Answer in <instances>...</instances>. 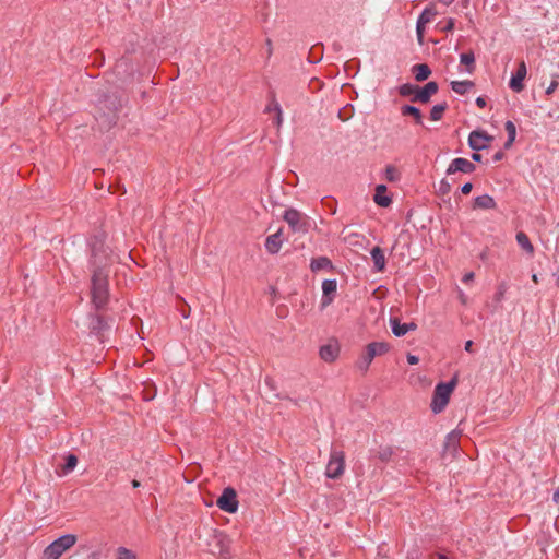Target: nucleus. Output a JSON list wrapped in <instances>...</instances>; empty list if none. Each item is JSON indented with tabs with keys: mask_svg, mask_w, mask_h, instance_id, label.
Segmentation results:
<instances>
[{
	"mask_svg": "<svg viewBox=\"0 0 559 559\" xmlns=\"http://www.w3.org/2000/svg\"><path fill=\"white\" fill-rule=\"evenodd\" d=\"M91 328H92L93 331L100 332L102 330H104L106 328V323H105L103 318L95 317V318L92 319Z\"/></svg>",
	"mask_w": 559,
	"mask_h": 559,
	"instance_id": "obj_35",
	"label": "nucleus"
},
{
	"mask_svg": "<svg viewBox=\"0 0 559 559\" xmlns=\"http://www.w3.org/2000/svg\"><path fill=\"white\" fill-rule=\"evenodd\" d=\"M504 129H506V131L508 133V140H507V142L504 144V147L509 148L513 144V142L515 140L516 127H515V124L512 121L508 120L506 122V124H504Z\"/></svg>",
	"mask_w": 559,
	"mask_h": 559,
	"instance_id": "obj_25",
	"label": "nucleus"
},
{
	"mask_svg": "<svg viewBox=\"0 0 559 559\" xmlns=\"http://www.w3.org/2000/svg\"><path fill=\"white\" fill-rule=\"evenodd\" d=\"M460 62L467 67V73H473L475 69V56L472 51L462 53L460 56Z\"/></svg>",
	"mask_w": 559,
	"mask_h": 559,
	"instance_id": "obj_24",
	"label": "nucleus"
},
{
	"mask_svg": "<svg viewBox=\"0 0 559 559\" xmlns=\"http://www.w3.org/2000/svg\"><path fill=\"white\" fill-rule=\"evenodd\" d=\"M390 323L393 334L397 337L404 336L409 331H415L417 329L415 323H401L397 319H391Z\"/></svg>",
	"mask_w": 559,
	"mask_h": 559,
	"instance_id": "obj_16",
	"label": "nucleus"
},
{
	"mask_svg": "<svg viewBox=\"0 0 559 559\" xmlns=\"http://www.w3.org/2000/svg\"><path fill=\"white\" fill-rule=\"evenodd\" d=\"M413 72L415 75V79L419 82L425 81L430 75L431 71L429 67L425 63L415 64L413 67Z\"/></svg>",
	"mask_w": 559,
	"mask_h": 559,
	"instance_id": "obj_22",
	"label": "nucleus"
},
{
	"mask_svg": "<svg viewBox=\"0 0 559 559\" xmlns=\"http://www.w3.org/2000/svg\"><path fill=\"white\" fill-rule=\"evenodd\" d=\"M457 297L461 304L466 305L468 301L467 295L460 288H457Z\"/></svg>",
	"mask_w": 559,
	"mask_h": 559,
	"instance_id": "obj_39",
	"label": "nucleus"
},
{
	"mask_svg": "<svg viewBox=\"0 0 559 559\" xmlns=\"http://www.w3.org/2000/svg\"><path fill=\"white\" fill-rule=\"evenodd\" d=\"M385 179L388 181H391V182H396L400 180V173L399 170L392 166V165H389L386 166L385 168Z\"/></svg>",
	"mask_w": 559,
	"mask_h": 559,
	"instance_id": "obj_30",
	"label": "nucleus"
},
{
	"mask_svg": "<svg viewBox=\"0 0 559 559\" xmlns=\"http://www.w3.org/2000/svg\"><path fill=\"white\" fill-rule=\"evenodd\" d=\"M140 486H141L140 481H138V480H135V479H134V480H132V487H133V488H139Z\"/></svg>",
	"mask_w": 559,
	"mask_h": 559,
	"instance_id": "obj_51",
	"label": "nucleus"
},
{
	"mask_svg": "<svg viewBox=\"0 0 559 559\" xmlns=\"http://www.w3.org/2000/svg\"><path fill=\"white\" fill-rule=\"evenodd\" d=\"M503 153L502 152H497L493 156V162H499L503 158Z\"/></svg>",
	"mask_w": 559,
	"mask_h": 559,
	"instance_id": "obj_46",
	"label": "nucleus"
},
{
	"mask_svg": "<svg viewBox=\"0 0 559 559\" xmlns=\"http://www.w3.org/2000/svg\"><path fill=\"white\" fill-rule=\"evenodd\" d=\"M209 547L213 554L227 559L230 556L231 539L225 533L214 531L210 536Z\"/></svg>",
	"mask_w": 559,
	"mask_h": 559,
	"instance_id": "obj_5",
	"label": "nucleus"
},
{
	"mask_svg": "<svg viewBox=\"0 0 559 559\" xmlns=\"http://www.w3.org/2000/svg\"><path fill=\"white\" fill-rule=\"evenodd\" d=\"M439 194H448L451 191V183L447 179H442L438 185Z\"/></svg>",
	"mask_w": 559,
	"mask_h": 559,
	"instance_id": "obj_37",
	"label": "nucleus"
},
{
	"mask_svg": "<svg viewBox=\"0 0 559 559\" xmlns=\"http://www.w3.org/2000/svg\"><path fill=\"white\" fill-rule=\"evenodd\" d=\"M533 281L537 282V276L536 275H533Z\"/></svg>",
	"mask_w": 559,
	"mask_h": 559,
	"instance_id": "obj_54",
	"label": "nucleus"
},
{
	"mask_svg": "<svg viewBox=\"0 0 559 559\" xmlns=\"http://www.w3.org/2000/svg\"><path fill=\"white\" fill-rule=\"evenodd\" d=\"M508 290L507 283L502 282L497 286V290L495 293L493 299L497 302H501L504 299L506 293Z\"/></svg>",
	"mask_w": 559,
	"mask_h": 559,
	"instance_id": "obj_31",
	"label": "nucleus"
},
{
	"mask_svg": "<svg viewBox=\"0 0 559 559\" xmlns=\"http://www.w3.org/2000/svg\"><path fill=\"white\" fill-rule=\"evenodd\" d=\"M282 243V230H278L275 234L267 236L265 240V249L269 253L275 254L281 250Z\"/></svg>",
	"mask_w": 559,
	"mask_h": 559,
	"instance_id": "obj_17",
	"label": "nucleus"
},
{
	"mask_svg": "<svg viewBox=\"0 0 559 559\" xmlns=\"http://www.w3.org/2000/svg\"><path fill=\"white\" fill-rule=\"evenodd\" d=\"M526 75H527L526 64L524 61H521L519 63V67L515 71V73H513L510 79L509 87L515 93L522 92L524 90L523 81L525 80Z\"/></svg>",
	"mask_w": 559,
	"mask_h": 559,
	"instance_id": "obj_10",
	"label": "nucleus"
},
{
	"mask_svg": "<svg viewBox=\"0 0 559 559\" xmlns=\"http://www.w3.org/2000/svg\"><path fill=\"white\" fill-rule=\"evenodd\" d=\"M389 349L390 346L385 342H372L368 344L356 361L357 369L361 372H366L374 357L384 355Z\"/></svg>",
	"mask_w": 559,
	"mask_h": 559,
	"instance_id": "obj_3",
	"label": "nucleus"
},
{
	"mask_svg": "<svg viewBox=\"0 0 559 559\" xmlns=\"http://www.w3.org/2000/svg\"><path fill=\"white\" fill-rule=\"evenodd\" d=\"M558 87V81L556 79H552L549 86L546 88V94L551 95Z\"/></svg>",
	"mask_w": 559,
	"mask_h": 559,
	"instance_id": "obj_38",
	"label": "nucleus"
},
{
	"mask_svg": "<svg viewBox=\"0 0 559 559\" xmlns=\"http://www.w3.org/2000/svg\"><path fill=\"white\" fill-rule=\"evenodd\" d=\"M273 106H274V111L276 114L275 123L280 128L283 122V111H282L280 104L274 98H273Z\"/></svg>",
	"mask_w": 559,
	"mask_h": 559,
	"instance_id": "obj_36",
	"label": "nucleus"
},
{
	"mask_svg": "<svg viewBox=\"0 0 559 559\" xmlns=\"http://www.w3.org/2000/svg\"><path fill=\"white\" fill-rule=\"evenodd\" d=\"M76 464H78V457L74 454H69L66 457L64 465L62 466V473L64 475L71 473L75 468Z\"/></svg>",
	"mask_w": 559,
	"mask_h": 559,
	"instance_id": "obj_28",
	"label": "nucleus"
},
{
	"mask_svg": "<svg viewBox=\"0 0 559 559\" xmlns=\"http://www.w3.org/2000/svg\"><path fill=\"white\" fill-rule=\"evenodd\" d=\"M401 114L403 116H412L416 123L423 124V115L417 107L412 105H404L401 107Z\"/></svg>",
	"mask_w": 559,
	"mask_h": 559,
	"instance_id": "obj_20",
	"label": "nucleus"
},
{
	"mask_svg": "<svg viewBox=\"0 0 559 559\" xmlns=\"http://www.w3.org/2000/svg\"><path fill=\"white\" fill-rule=\"evenodd\" d=\"M476 105L480 108H484L486 106V100L484 97L479 96L476 98Z\"/></svg>",
	"mask_w": 559,
	"mask_h": 559,
	"instance_id": "obj_43",
	"label": "nucleus"
},
{
	"mask_svg": "<svg viewBox=\"0 0 559 559\" xmlns=\"http://www.w3.org/2000/svg\"><path fill=\"white\" fill-rule=\"evenodd\" d=\"M472 348H473V342H472V341H467V342L465 343L464 349H465L466 352H468V353H472V350H473Z\"/></svg>",
	"mask_w": 559,
	"mask_h": 559,
	"instance_id": "obj_45",
	"label": "nucleus"
},
{
	"mask_svg": "<svg viewBox=\"0 0 559 559\" xmlns=\"http://www.w3.org/2000/svg\"><path fill=\"white\" fill-rule=\"evenodd\" d=\"M283 218L289 225L293 231L304 234L308 231L309 222L307 216L296 209L286 210Z\"/></svg>",
	"mask_w": 559,
	"mask_h": 559,
	"instance_id": "obj_7",
	"label": "nucleus"
},
{
	"mask_svg": "<svg viewBox=\"0 0 559 559\" xmlns=\"http://www.w3.org/2000/svg\"><path fill=\"white\" fill-rule=\"evenodd\" d=\"M438 559H448L445 555L439 554Z\"/></svg>",
	"mask_w": 559,
	"mask_h": 559,
	"instance_id": "obj_52",
	"label": "nucleus"
},
{
	"mask_svg": "<svg viewBox=\"0 0 559 559\" xmlns=\"http://www.w3.org/2000/svg\"><path fill=\"white\" fill-rule=\"evenodd\" d=\"M431 14H432V13H431V11H429V10H425V11L420 14V16H419V19H418V21H417V34H418V36H420V35H421V24L429 22V21H430V17H431Z\"/></svg>",
	"mask_w": 559,
	"mask_h": 559,
	"instance_id": "obj_32",
	"label": "nucleus"
},
{
	"mask_svg": "<svg viewBox=\"0 0 559 559\" xmlns=\"http://www.w3.org/2000/svg\"><path fill=\"white\" fill-rule=\"evenodd\" d=\"M90 246L91 265L93 267L92 298L94 305L100 308L106 304L108 297L107 273L105 272V267L109 261V252L103 236H95Z\"/></svg>",
	"mask_w": 559,
	"mask_h": 559,
	"instance_id": "obj_1",
	"label": "nucleus"
},
{
	"mask_svg": "<svg viewBox=\"0 0 559 559\" xmlns=\"http://www.w3.org/2000/svg\"><path fill=\"white\" fill-rule=\"evenodd\" d=\"M453 27H454V20L449 19L444 28H445V31H451V29H453Z\"/></svg>",
	"mask_w": 559,
	"mask_h": 559,
	"instance_id": "obj_44",
	"label": "nucleus"
},
{
	"mask_svg": "<svg viewBox=\"0 0 559 559\" xmlns=\"http://www.w3.org/2000/svg\"><path fill=\"white\" fill-rule=\"evenodd\" d=\"M331 261L325 257L313 259L310 263V267L313 272L331 267Z\"/></svg>",
	"mask_w": 559,
	"mask_h": 559,
	"instance_id": "obj_26",
	"label": "nucleus"
},
{
	"mask_svg": "<svg viewBox=\"0 0 559 559\" xmlns=\"http://www.w3.org/2000/svg\"><path fill=\"white\" fill-rule=\"evenodd\" d=\"M516 242L527 253L532 254L534 252V247L525 233L519 231L516 234Z\"/></svg>",
	"mask_w": 559,
	"mask_h": 559,
	"instance_id": "obj_23",
	"label": "nucleus"
},
{
	"mask_svg": "<svg viewBox=\"0 0 559 559\" xmlns=\"http://www.w3.org/2000/svg\"><path fill=\"white\" fill-rule=\"evenodd\" d=\"M475 207L491 210L496 207V201L489 194L478 195L474 200Z\"/></svg>",
	"mask_w": 559,
	"mask_h": 559,
	"instance_id": "obj_19",
	"label": "nucleus"
},
{
	"mask_svg": "<svg viewBox=\"0 0 559 559\" xmlns=\"http://www.w3.org/2000/svg\"><path fill=\"white\" fill-rule=\"evenodd\" d=\"M447 107H448L447 103L435 105L430 110L431 120L439 121L442 118L443 112L445 111Z\"/></svg>",
	"mask_w": 559,
	"mask_h": 559,
	"instance_id": "obj_27",
	"label": "nucleus"
},
{
	"mask_svg": "<svg viewBox=\"0 0 559 559\" xmlns=\"http://www.w3.org/2000/svg\"><path fill=\"white\" fill-rule=\"evenodd\" d=\"M266 111L271 112V111H274V106H273V99L271 100V103L266 106Z\"/></svg>",
	"mask_w": 559,
	"mask_h": 559,
	"instance_id": "obj_49",
	"label": "nucleus"
},
{
	"mask_svg": "<svg viewBox=\"0 0 559 559\" xmlns=\"http://www.w3.org/2000/svg\"><path fill=\"white\" fill-rule=\"evenodd\" d=\"M373 201L381 207H388L392 203V198L388 193L385 185H378L374 190Z\"/></svg>",
	"mask_w": 559,
	"mask_h": 559,
	"instance_id": "obj_14",
	"label": "nucleus"
},
{
	"mask_svg": "<svg viewBox=\"0 0 559 559\" xmlns=\"http://www.w3.org/2000/svg\"><path fill=\"white\" fill-rule=\"evenodd\" d=\"M217 507L228 513H235L238 510V500L236 491L227 487L223 490L222 495L216 501Z\"/></svg>",
	"mask_w": 559,
	"mask_h": 559,
	"instance_id": "obj_8",
	"label": "nucleus"
},
{
	"mask_svg": "<svg viewBox=\"0 0 559 559\" xmlns=\"http://www.w3.org/2000/svg\"><path fill=\"white\" fill-rule=\"evenodd\" d=\"M442 4L444 5H450L451 3L454 2V0H439Z\"/></svg>",
	"mask_w": 559,
	"mask_h": 559,
	"instance_id": "obj_50",
	"label": "nucleus"
},
{
	"mask_svg": "<svg viewBox=\"0 0 559 559\" xmlns=\"http://www.w3.org/2000/svg\"><path fill=\"white\" fill-rule=\"evenodd\" d=\"M552 500L559 504V487L556 489V491L554 492V496H552Z\"/></svg>",
	"mask_w": 559,
	"mask_h": 559,
	"instance_id": "obj_47",
	"label": "nucleus"
},
{
	"mask_svg": "<svg viewBox=\"0 0 559 559\" xmlns=\"http://www.w3.org/2000/svg\"><path fill=\"white\" fill-rule=\"evenodd\" d=\"M438 92L436 82H428L424 87L417 88V93L413 97L414 102L428 103L430 97Z\"/></svg>",
	"mask_w": 559,
	"mask_h": 559,
	"instance_id": "obj_13",
	"label": "nucleus"
},
{
	"mask_svg": "<svg viewBox=\"0 0 559 559\" xmlns=\"http://www.w3.org/2000/svg\"><path fill=\"white\" fill-rule=\"evenodd\" d=\"M266 44H267V46H269V51L271 52V40H270V39H267Z\"/></svg>",
	"mask_w": 559,
	"mask_h": 559,
	"instance_id": "obj_53",
	"label": "nucleus"
},
{
	"mask_svg": "<svg viewBox=\"0 0 559 559\" xmlns=\"http://www.w3.org/2000/svg\"><path fill=\"white\" fill-rule=\"evenodd\" d=\"M492 138L484 131L474 130L468 135V145L472 150L478 152L488 147Z\"/></svg>",
	"mask_w": 559,
	"mask_h": 559,
	"instance_id": "obj_9",
	"label": "nucleus"
},
{
	"mask_svg": "<svg viewBox=\"0 0 559 559\" xmlns=\"http://www.w3.org/2000/svg\"><path fill=\"white\" fill-rule=\"evenodd\" d=\"M473 280H474V273H473V272H468V273H466V274L463 276V278H462V281H463L464 283H469V282H471V281H473Z\"/></svg>",
	"mask_w": 559,
	"mask_h": 559,
	"instance_id": "obj_42",
	"label": "nucleus"
},
{
	"mask_svg": "<svg viewBox=\"0 0 559 559\" xmlns=\"http://www.w3.org/2000/svg\"><path fill=\"white\" fill-rule=\"evenodd\" d=\"M76 535L66 534L55 539L44 550L45 559H59L67 550L75 545Z\"/></svg>",
	"mask_w": 559,
	"mask_h": 559,
	"instance_id": "obj_4",
	"label": "nucleus"
},
{
	"mask_svg": "<svg viewBox=\"0 0 559 559\" xmlns=\"http://www.w3.org/2000/svg\"><path fill=\"white\" fill-rule=\"evenodd\" d=\"M417 88H418V86H416L414 84H411V83H406V84H403V85L400 86L399 93L402 96H411V95H413V97H414L415 94L417 93Z\"/></svg>",
	"mask_w": 559,
	"mask_h": 559,
	"instance_id": "obj_29",
	"label": "nucleus"
},
{
	"mask_svg": "<svg viewBox=\"0 0 559 559\" xmlns=\"http://www.w3.org/2000/svg\"><path fill=\"white\" fill-rule=\"evenodd\" d=\"M475 165L468 159L463 157H456L450 163L447 169V175H452L459 171L463 174H472L473 171H475Z\"/></svg>",
	"mask_w": 559,
	"mask_h": 559,
	"instance_id": "obj_11",
	"label": "nucleus"
},
{
	"mask_svg": "<svg viewBox=\"0 0 559 559\" xmlns=\"http://www.w3.org/2000/svg\"><path fill=\"white\" fill-rule=\"evenodd\" d=\"M473 189V185L471 182H466L461 187V192L464 194H468Z\"/></svg>",
	"mask_w": 559,
	"mask_h": 559,
	"instance_id": "obj_40",
	"label": "nucleus"
},
{
	"mask_svg": "<svg viewBox=\"0 0 559 559\" xmlns=\"http://www.w3.org/2000/svg\"><path fill=\"white\" fill-rule=\"evenodd\" d=\"M459 438H460V433L456 432V431H452L450 432L448 436H447V440H445V445L448 448H452V449H456L457 447V441H459Z\"/></svg>",
	"mask_w": 559,
	"mask_h": 559,
	"instance_id": "obj_33",
	"label": "nucleus"
},
{
	"mask_svg": "<svg viewBox=\"0 0 559 559\" xmlns=\"http://www.w3.org/2000/svg\"><path fill=\"white\" fill-rule=\"evenodd\" d=\"M455 385H456L455 379H452L449 382H441L436 385L435 391H433L432 401L430 404L431 411L435 414H439L445 408Z\"/></svg>",
	"mask_w": 559,
	"mask_h": 559,
	"instance_id": "obj_2",
	"label": "nucleus"
},
{
	"mask_svg": "<svg viewBox=\"0 0 559 559\" xmlns=\"http://www.w3.org/2000/svg\"><path fill=\"white\" fill-rule=\"evenodd\" d=\"M418 361H419V358L417 356L412 355V354L407 355V362L409 365H416V364H418Z\"/></svg>",
	"mask_w": 559,
	"mask_h": 559,
	"instance_id": "obj_41",
	"label": "nucleus"
},
{
	"mask_svg": "<svg viewBox=\"0 0 559 559\" xmlns=\"http://www.w3.org/2000/svg\"><path fill=\"white\" fill-rule=\"evenodd\" d=\"M472 159L474 162H480L481 160V155L478 154V153H474V154H472Z\"/></svg>",
	"mask_w": 559,
	"mask_h": 559,
	"instance_id": "obj_48",
	"label": "nucleus"
},
{
	"mask_svg": "<svg viewBox=\"0 0 559 559\" xmlns=\"http://www.w3.org/2000/svg\"><path fill=\"white\" fill-rule=\"evenodd\" d=\"M336 288H337V283L335 280H325L323 281L322 283V292H323V297H322V307H326L328 305H330L333 300V294H335L336 292Z\"/></svg>",
	"mask_w": 559,
	"mask_h": 559,
	"instance_id": "obj_15",
	"label": "nucleus"
},
{
	"mask_svg": "<svg viewBox=\"0 0 559 559\" xmlns=\"http://www.w3.org/2000/svg\"><path fill=\"white\" fill-rule=\"evenodd\" d=\"M345 471V454L343 451L333 449L325 467V476L331 479L340 478Z\"/></svg>",
	"mask_w": 559,
	"mask_h": 559,
	"instance_id": "obj_6",
	"label": "nucleus"
},
{
	"mask_svg": "<svg viewBox=\"0 0 559 559\" xmlns=\"http://www.w3.org/2000/svg\"><path fill=\"white\" fill-rule=\"evenodd\" d=\"M474 86V83L472 81H452L451 82V88L453 92L460 95H464L467 93L472 87Z\"/></svg>",
	"mask_w": 559,
	"mask_h": 559,
	"instance_id": "obj_21",
	"label": "nucleus"
},
{
	"mask_svg": "<svg viewBox=\"0 0 559 559\" xmlns=\"http://www.w3.org/2000/svg\"><path fill=\"white\" fill-rule=\"evenodd\" d=\"M116 559H136V557L133 551H131L124 547H119L117 550Z\"/></svg>",
	"mask_w": 559,
	"mask_h": 559,
	"instance_id": "obj_34",
	"label": "nucleus"
},
{
	"mask_svg": "<svg viewBox=\"0 0 559 559\" xmlns=\"http://www.w3.org/2000/svg\"><path fill=\"white\" fill-rule=\"evenodd\" d=\"M370 254L373 261L374 269L378 272L383 271L385 267V257L383 250L380 247H374L372 248Z\"/></svg>",
	"mask_w": 559,
	"mask_h": 559,
	"instance_id": "obj_18",
	"label": "nucleus"
},
{
	"mask_svg": "<svg viewBox=\"0 0 559 559\" xmlns=\"http://www.w3.org/2000/svg\"><path fill=\"white\" fill-rule=\"evenodd\" d=\"M340 344L337 341H330L328 344L320 347V357L326 362H333L340 355Z\"/></svg>",
	"mask_w": 559,
	"mask_h": 559,
	"instance_id": "obj_12",
	"label": "nucleus"
}]
</instances>
